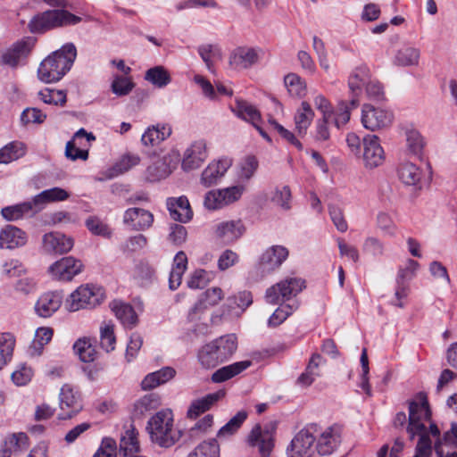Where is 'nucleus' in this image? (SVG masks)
<instances>
[{
	"label": "nucleus",
	"mask_w": 457,
	"mask_h": 457,
	"mask_svg": "<svg viewBox=\"0 0 457 457\" xmlns=\"http://www.w3.org/2000/svg\"><path fill=\"white\" fill-rule=\"evenodd\" d=\"M371 79L370 71L366 65L358 66L349 76V88L357 96L361 91V88L365 87Z\"/></svg>",
	"instance_id": "473e14b6"
},
{
	"label": "nucleus",
	"mask_w": 457,
	"mask_h": 457,
	"mask_svg": "<svg viewBox=\"0 0 457 457\" xmlns=\"http://www.w3.org/2000/svg\"><path fill=\"white\" fill-rule=\"evenodd\" d=\"M59 404L62 411H65V415L60 419H70L79 413L82 410V403L80 395L73 387L65 384L62 386L59 395Z\"/></svg>",
	"instance_id": "a211bd4d"
},
{
	"label": "nucleus",
	"mask_w": 457,
	"mask_h": 457,
	"mask_svg": "<svg viewBox=\"0 0 457 457\" xmlns=\"http://www.w3.org/2000/svg\"><path fill=\"white\" fill-rule=\"evenodd\" d=\"M139 450V442L137 440V432L134 428L127 429L121 436L120 441V452H123L124 455L137 453Z\"/></svg>",
	"instance_id": "3c124183"
},
{
	"label": "nucleus",
	"mask_w": 457,
	"mask_h": 457,
	"mask_svg": "<svg viewBox=\"0 0 457 457\" xmlns=\"http://www.w3.org/2000/svg\"><path fill=\"white\" fill-rule=\"evenodd\" d=\"M37 96L45 104H48L62 106L67 101L66 93L63 90L45 88L39 91Z\"/></svg>",
	"instance_id": "4d7b16f0"
},
{
	"label": "nucleus",
	"mask_w": 457,
	"mask_h": 457,
	"mask_svg": "<svg viewBox=\"0 0 457 457\" xmlns=\"http://www.w3.org/2000/svg\"><path fill=\"white\" fill-rule=\"evenodd\" d=\"M207 157L206 141L204 139L195 140L185 150L181 167L185 171L198 169Z\"/></svg>",
	"instance_id": "ddd939ff"
},
{
	"label": "nucleus",
	"mask_w": 457,
	"mask_h": 457,
	"mask_svg": "<svg viewBox=\"0 0 457 457\" xmlns=\"http://www.w3.org/2000/svg\"><path fill=\"white\" fill-rule=\"evenodd\" d=\"M317 426L311 425L301 429L292 439L287 448L288 457H312Z\"/></svg>",
	"instance_id": "1a4fd4ad"
},
{
	"label": "nucleus",
	"mask_w": 457,
	"mask_h": 457,
	"mask_svg": "<svg viewBox=\"0 0 457 457\" xmlns=\"http://www.w3.org/2000/svg\"><path fill=\"white\" fill-rule=\"evenodd\" d=\"M420 58V50L415 46H403L399 48L393 59V63L400 67L417 66Z\"/></svg>",
	"instance_id": "c756f323"
},
{
	"label": "nucleus",
	"mask_w": 457,
	"mask_h": 457,
	"mask_svg": "<svg viewBox=\"0 0 457 457\" xmlns=\"http://www.w3.org/2000/svg\"><path fill=\"white\" fill-rule=\"evenodd\" d=\"M35 204L33 200L18 204L15 205L7 206L2 209V216L7 220H16L22 218L25 214L29 212L37 213L35 212Z\"/></svg>",
	"instance_id": "a19ab883"
},
{
	"label": "nucleus",
	"mask_w": 457,
	"mask_h": 457,
	"mask_svg": "<svg viewBox=\"0 0 457 457\" xmlns=\"http://www.w3.org/2000/svg\"><path fill=\"white\" fill-rule=\"evenodd\" d=\"M260 54L259 49L238 46L231 52L228 63L235 70L248 69L258 62Z\"/></svg>",
	"instance_id": "6ab92c4d"
},
{
	"label": "nucleus",
	"mask_w": 457,
	"mask_h": 457,
	"mask_svg": "<svg viewBox=\"0 0 457 457\" xmlns=\"http://www.w3.org/2000/svg\"><path fill=\"white\" fill-rule=\"evenodd\" d=\"M171 134L169 125H157L148 128L142 135L141 142L145 146H155Z\"/></svg>",
	"instance_id": "72a5a7b5"
},
{
	"label": "nucleus",
	"mask_w": 457,
	"mask_h": 457,
	"mask_svg": "<svg viewBox=\"0 0 457 457\" xmlns=\"http://www.w3.org/2000/svg\"><path fill=\"white\" fill-rule=\"evenodd\" d=\"M314 118V112L307 102L301 104V108L295 116V128L299 135H304Z\"/></svg>",
	"instance_id": "79ce46f5"
},
{
	"label": "nucleus",
	"mask_w": 457,
	"mask_h": 457,
	"mask_svg": "<svg viewBox=\"0 0 457 457\" xmlns=\"http://www.w3.org/2000/svg\"><path fill=\"white\" fill-rule=\"evenodd\" d=\"M180 162V154L178 150H170L162 157L157 158L146 169L145 178L151 182L166 179L177 168Z\"/></svg>",
	"instance_id": "6e6552de"
},
{
	"label": "nucleus",
	"mask_w": 457,
	"mask_h": 457,
	"mask_svg": "<svg viewBox=\"0 0 457 457\" xmlns=\"http://www.w3.org/2000/svg\"><path fill=\"white\" fill-rule=\"evenodd\" d=\"M33 374L34 372L30 367L21 364L12 373V380L16 386H25L31 380Z\"/></svg>",
	"instance_id": "e2e57ef3"
},
{
	"label": "nucleus",
	"mask_w": 457,
	"mask_h": 457,
	"mask_svg": "<svg viewBox=\"0 0 457 457\" xmlns=\"http://www.w3.org/2000/svg\"><path fill=\"white\" fill-rule=\"evenodd\" d=\"M73 350L83 362L93 361L96 355L95 347L92 345L89 339L86 338L77 340L73 345Z\"/></svg>",
	"instance_id": "864d4df0"
},
{
	"label": "nucleus",
	"mask_w": 457,
	"mask_h": 457,
	"mask_svg": "<svg viewBox=\"0 0 457 457\" xmlns=\"http://www.w3.org/2000/svg\"><path fill=\"white\" fill-rule=\"evenodd\" d=\"M339 433L334 428H326L320 436L317 451L320 455L332 453L339 444Z\"/></svg>",
	"instance_id": "2f4dec72"
},
{
	"label": "nucleus",
	"mask_w": 457,
	"mask_h": 457,
	"mask_svg": "<svg viewBox=\"0 0 457 457\" xmlns=\"http://www.w3.org/2000/svg\"><path fill=\"white\" fill-rule=\"evenodd\" d=\"M24 154V145L21 142H12L0 149V163H9Z\"/></svg>",
	"instance_id": "8fccbe9b"
},
{
	"label": "nucleus",
	"mask_w": 457,
	"mask_h": 457,
	"mask_svg": "<svg viewBox=\"0 0 457 457\" xmlns=\"http://www.w3.org/2000/svg\"><path fill=\"white\" fill-rule=\"evenodd\" d=\"M350 120V107L347 102L342 101L338 104L337 111L334 112L332 122L337 129L346 124Z\"/></svg>",
	"instance_id": "338daca9"
},
{
	"label": "nucleus",
	"mask_w": 457,
	"mask_h": 457,
	"mask_svg": "<svg viewBox=\"0 0 457 457\" xmlns=\"http://www.w3.org/2000/svg\"><path fill=\"white\" fill-rule=\"evenodd\" d=\"M81 18L65 10H49L32 18L29 23L32 33H41L57 27L74 25L79 23Z\"/></svg>",
	"instance_id": "7ed1b4c3"
},
{
	"label": "nucleus",
	"mask_w": 457,
	"mask_h": 457,
	"mask_svg": "<svg viewBox=\"0 0 457 457\" xmlns=\"http://www.w3.org/2000/svg\"><path fill=\"white\" fill-rule=\"evenodd\" d=\"M408 405L409 417L406 430L411 439H413L417 434L428 432L425 422L430 421L431 411L424 393L418 394L415 399L408 402Z\"/></svg>",
	"instance_id": "20e7f679"
},
{
	"label": "nucleus",
	"mask_w": 457,
	"mask_h": 457,
	"mask_svg": "<svg viewBox=\"0 0 457 457\" xmlns=\"http://www.w3.org/2000/svg\"><path fill=\"white\" fill-rule=\"evenodd\" d=\"M247 414L245 411L237 412L232 419L228 420L223 427L220 428L217 436L220 438L228 437L235 434L245 420Z\"/></svg>",
	"instance_id": "5fc2aeb1"
},
{
	"label": "nucleus",
	"mask_w": 457,
	"mask_h": 457,
	"mask_svg": "<svg viewBox=\"0 0 457 457\" xmlns=\"http://www.w3.org/2000/svg\"><path fill=\"white\" fill-rule=\"evenodd\" d=\"M54 331L51 328L42 327L36 330L35 337L29 347L32 355H40L46 345H47L52 337Z\"/></svg>",
	"instance_id": "49530a36"
},
{
	"label": "nucleus",
	"mask_w": 457,
	"mask_h": 457,
	"mask_svg": "<svg viewBox=\"0 0 457 457\" xmlns=\"http://www.w3.org/2000/svg\"><path fill=\"white\" fill-rule=\"evenodd\" d=\"M28 440L25 433L11 434L5 437L0 453H4L7 457H11L12 453L25 450L28 447Z\"/></svg>",
	"instance_id": "c9c22d12"
},
{
	"label": "nucleus",
	"mask_w": 457,
	"mask_h": 457,
	"mask_svg": "<svg viewBox=\"0 0 457 457\" xmlns=\"http://www.w3.org/2000/svg\"><path fill=\"white\" fill-rule=\"evenodd\" d=\"M378 228L386 235L394 237L396 231V226L391 216L384 212H380L376 219Z\"/></svg>",
	"instance_id": "69168bd1"
},
{
	"label": "nucleus",
	"mask_w": 457,
	"mask_h": 457,
	"mask_svg": "<svg viewBox=\"0 0 457 457\" xmlns=\"http://www.w3.org/2000/svg\"><path fill=\"white\" fill-rule=\"evenodd\" d=\"M363 162L368 168H376L381 165L385 160V153L380 145V140L376 135H367L363 137Z\"/></svg>",
	"instance_id": "2eb2a0df"
},
{
	"label": "nucleus",
	"mask_w": 457,
	"mask_h": 457,
	"mask_svg": "<svg viewBox=\"0 0 457 457\" xmlns=\"http://www.w3.org/2000/svg\"><path fill=\"white\" fill-rule=\"evenodd\" d=\"M223 361H227L237 349V338L235 334L221 336L210 342Z\"/></svg>",
	"instance_id": "c85d7f7f"
},
{
	"label": "nucleus",
	"mask_w": 457,
	"mask_h": 457,
	"mask_svg": "<svg viewBox=\"0 0 457 457\" xmlns=\"http://www.w3.org/2000/svg\"><path fill=\"white\" fill-rule=\"evenodd\" d=\"M145 79L157 87H164L170 84L171 79L163 66H154L146 71Z\"/></svg>",
	"instance_id": "de8ad7c7"
},
{
	"label": "nucleus",
	"mask_w": 457,
	"mask_h": 457,
	"mask_svg": "<svg viewBox=\"0 0 457 457\" xmlns=\"http://www.w3.org/2000/svg\"><path fill=\"white\" fill-rule=\"evenodd\" d=\"M15 337L11 333H0V370L11 361L15 346Z\"/></svg>",
	"instance_id": "37998d69"
},
{
	"label": "nucleus",
	"mask_w": 457,
	"mask_h": 457,
	"mask_svg": "<svg viewBox=\"0 0 457 457\" xmlns=\"http://www.w3.org/2000/svg\"><path fill=\"white\" fill-rule=\"evenodd\" d=\"M288 256V250L282 245H273L266 249L260 257L259 270L262 274L277 270Z\"/></svg>",
	"instance_id": "dca6fc26"
},
{
	"label": "nucleus",
	"mask_w": 457,
	"mask_h": 457,
	"mask_svg": "<svg viewBox=\"0 0 457 457\" xmlns=\"http://www.w3.org/2000/svg\"><path fill=\"white\" fill-rule=\"evenodd\" d=\"M284 84L292 96L302 97L306 94L305 81L295 73H289L284 78Z\"/></svg>",
	"instance_id": "09e8293b"
},
{
	"label": "nucleus",
	"mask_w": 457,
	"mask_h": 457,
	"mask_svg": "<svg viewBox=\"0 0 457 457\" xmlns=\"http://www.w3.org/2000/svg\"><path fill=\"white\" fill-rule=\"evenodd\" d=\"M405 136L409 152L414 155H420L424 148V140L420 132L413 129H408Z\"/></svg>",
	"instance_id": "13d9d810"
},
{
	"label": "nucleus",
	"mask_w": 457,
	"mask_h": 457,
	"mask_svg": "<svg viewBox=\"0 0 457 457\" xmlns=\"http://www.w3.org/2000/svg\"><path fill=\"white\" fill-rule=\"evenodd\" d=\"M259 168L258 159L254 155H247L238 164L237 177L241 182H248L253 179Z\"/></svg>",
	"instance_id": "c03bdc74"
},
{
	"label": "nucleus",
	"mask_w": 457,
	"mask_h": 457,
	"mask_svg": "<svg viewBox=\"0 0 457 457\" xmlns=\"http://www.w3.org/2000/svg\"><path fill=\"white\" fill-rule=\"evenodd\" d=\"M116 337L114 325L111 321H104L100 327V345L107 353L114 350Z\"/></svg>",
	"instance_id": "603ef678"
},
{
	"label": "nucleus",
	"mask_w": 457,
	"mask_h": 457,
	"mask_svg": "<svg viewBox=\"0 0 457 457\" xmlns=\"http://www.w3.org/2000/svg\"><path fill=\"white\" fill-rule=\"evenodd\" d=\"M312 47L317 54L320 66L326 71L328 72L330 70L329 60L326 51L325 44L317 36L312 37Z\"/></svg>",
	"instance_id": "052dcab7"
},
{
	"label": "nucleus",
	"mask_w": 457,
	"mask_h": 457,
	"mask_svg": "<svg viewBox=\"0 0 457 457\" xmlns=\"http://www.w3.org/2000/svg\"><path fill=\"white\" fill-rule=\"evenodd\" d=\"M244 232L245 226L240 220L221 221L215 227L216 237L225 244L237 241Z\"/></svg>",
	"instance_id": "412c9836"
},
{
	"label": "nucleus",
	"mask_w": 457,
	"mask_h": 457,
	"mask_svg": "<svg viewBox=\"0 0 457 457\" xmlns=\"http://www.w3.org/2000/svg\"><path fill=\"white\" fill-rule=\"evenodd\" d=\"M429 434L438 438L440 436V430L435 423H430L429 431L425 433L417 434L420 436L416 446V453L413 457H430L432 453V442L429 438Z\"/></svg>",
	"instance_id": "e433bc0d"
},
{
	"label": "nucleus",
	"mask_w": 457,
	"mask_h": 457,
	"mask_svg": "<svg viewBox=\"0 0 457 457\" xmlns=\"http://www.w3.org/2000/svg\"><path fill=\"white\" fill-rule=\"evenodd\" d=\"M146 429L152 442L164 448L172 446L181 437L180 430L174 427L173 414L169 409L162 410L152 416Z\"/></svg>",
	"instance_id": "f03ea898"
},
{
	"label": "nucleus",
	"mask_w": 457,
	"mask_h": 457,
	"mask_svg": "<svg viewBox=\"0 0 457 457\" xmlns=\"http://www.w3.org/2000/svg\"><path fill=\"white\" fill-rule=\"evenodd\" d=\"M233 161L228 157H222L212 161L202 171L200 183L204 187H210L218 184L232 166Z\"/></svg>",
	"instance_id": "4468645a"
},
{
	"label": "nucleus",
	"mask_w": 457,
	"mask_h": 457,
	"mask_svg": "<svg viewBox=\"0 0 457 457\" xmlns=\"http://www.w3.org/2000/svg\"><path fill=\"white\" fill-rule=\"evenodd\" d=\"M93 457H117V445L115 440L110 437L104 438L100 447Z\"/></svg>",
	"instance_id": "774afa93"
},
{
	"label": "nucleus",
	"mask_w": 457,
	"mask_h": 457,
	"mask_svg": "<svg viewBox=\"0 0 457 457\" xmlns=\"http://www.w3.org/2000/svg\"><path fill=\"white\" fill-rule=\"evenodd\" d=\"M223 296L224 295L220 287H212L206 290L190 310L188 314L190 320H200L206 310L218 304Z\"/></svg>",
	"instance_id": "aec40b11"
},
{
	"label": "nucleus",
	"mask_w": 457,
	"mask_h": 457,
	"mask_svg": "<svg viewBox=\"0 0 457 457\" xmlns=\"http://www.w3.org/2000/svg\"><path fill=\"white\" fill-rule=\"evenodd\" d=\"M154 220V214L143 208H129L123 214V223L136 231H144L150 228Z\"/></svg>",
	"instance_id": "f3484780"
},
{
	"label": "nucleus",
	"mask_w": 457,
	"mask_h": 457,
	"mask_svg": "<svg viewBox=\"0 0 457 457\" xmlns=\"http://www.w3.org/2000/svg\"><path fill=\"white\" fill-rule=\"evenodd\" d=\"M197 361L202 368L209 370L224 362L218 353L209 343L204 345L197 353Z\"/></svg>",
	"instance_id": "4c0bfd02"
},
{
	"label": "nucleus",
	"mask_w": 457,
	"mask_h": 457,
	"mask_svg": "<svg viewBox=\"0 0 457 457\" xmlns=\"http://www.w3.org/2000/svg\"><path fill=\"white\" fill-rule=\"evenodd\" d=\"M82 262L72 256L63 257L53 264L47 270L49 276L56 280L71 281L82 270Z\"/></svg>",
	"instance_id": "9b49d317"
},
{
	"label": "nucleus",
	"mask_w": 457,
	"mask_h": 457,
	"mask_svg": "<svg viewBox=\"0 0 457 457\" xmlns=\"http://www.w3.org/2000/svg\"><path fill=\"white\" fill-rule=\"evenodd\" d=\"M245 190V187L243 185L210 190L205 194L204 205L206 209L211 211L221 209L238 201Z\"/></svg>",
	"instance_id": "423d86ee"
},
{
	"label": "nucleus",
	"mask_w": 457,
	"mask_h": 457,
	"mask_svg": "<svg viewBox=\"0 0 457 457\" xmlns=\"http://www.w3.org/2000/svg\"><path fill=\"white\" fill-rule=\"evenodd\" d=\"M134 87L130 79L122 76H116L112 83V90L116 96H127Z\"/></svg>",
	"instance_id": "0e129e2a"
},
{
	"label": "nucleus",
	"mask_w": 457,
	"mask_h": 457,
	"mask_svg": "<svg viewBox=\"0 0 457 457\" xmlns=\"http://www.w3.org/2000/svg\"><path fill=\"white\" fill-rule=\"evenodd\" d=\"M76 56L75 46L65 44L41 62L37 70L38 79L45 83L59 81L71 70Z\"/></svg>",
	"instance_id": "f257e3e1"
},
{
	"label": "nucleus",
	"mask_w": 457,
	"mask_h": 457,
	"mask_svg": "<svg viewBox=\"0 0 457 457\" xmlns=\"http://www.w3.org/2000/svg\"><path fill=\"white\" fill-rule=\"evenodd\" d=\"M62 299V292L45 293L37 301L35 311L41 317H50L61 307Z\"/></svg>",
	"instance_id": "4be33fe9"
},
{
	"label": "nucleus",
	"mask_w": 457,
	"mask_h": 457,
	"mask_svg": "<svg viewBox=\"0 0 457 457\" xmlns=\"http://www.w3.org/2000/svg\"><path fill=\"white\" fill-rule=\"evenodd\" d=\"M225 396L224 390H219L217 392L208 394L202 398L195 399L191 402L187 417L191 420H195L201 414L209 411L219 400Z\"/></svg>",
	"instance_id": "5701e85b"
},
{
	"label": "nucleus",
	"mask_w": 457,
	"mask_h": 457,
	"mask_svg": "<svg viewBox=\"0 0 457 457\" xmlns=\"http://www.w3.org/2000/svg\"><path fill=\"white\" fill-rule=\"evenodd\" d=\"M361 120L365 129L375 131L389 127L393 121V114L389 111L363 104Z\"/></svg>",
	"instance_id": "9d476101"
},
{
	"label": "nucleus",
	"mask_w": 457,
	"mask_h": 457,
	"mask_svg": "<svg viewBox=\"0 0 457 457\" xmlns=\"http://www.w3.org/2000/svg\"><path fill=\"white\" fill-rule=\"evenodd\" d=\"M231 110L238 118L251 122L263 137H268L259 125L261 114L254 106L244 100L237 99L235 105L231 106Z\"/></svg>",
	"instance_id": "b1692460"
},
{
	"label": "nucleus",
	"mask_w": 457,
	"mask_h": 457,
	"mask_svg": "<svg viewBox=\"0 0 457 457\" xmlns=\"http://www.w3.org/2000/svg\"><path fill=\"white\" fill-rule=\"evenodd\" d=\"M187 457H220V447L215 438L204 440Z\"/></svg>",
	"instance_id": "ea45409f"
},
{
	"label": "nucleus",
	"mask_w": 457,
	"mask_h": 457,
	"mask_svg": "<svg viewBox=\"0 0 457 457\" xmlns=\"http://www.w3.org/2000/svg\"><path fill=\"white\" fill-rule=\"evenodd\" d=\"M398 179L406 186L418 185L422 178L420 169L412 162H405L397 169Z\"/></svg>",
	"instance_id": "f704fd0d"
},
{
	"label": "nucleus",
	"mask_w": 457,
	"mask_h": 457,
	"mask_svg": "<svg viewBox=\"0 0 457 457\" xmlns=\"http://www.w3.org/2000/svg\"><path fill=\"white\" fill-rule=\"evenodd\" d=\"M73 245V238L61 232L46 233L42 237V251L46 254H64L69 253Z\"/></svg>",
	"instance_id": "f8f14e48"
},
{
	"label": "nucleus",
	"mask_w": 457,
	"mask_h": 457,
	"mask_svg": "<svg viewBox=\"0 0 457 457\" xmlns=\"http://www.w3.org/2000/svg\"><path fill=\"white\" fill-rule=\"evenodd\" d=\"M31 47V43L28 41L17 43L12 48L4 54V62L11 66H16L29 54Z\"/></svg>",
	"instance_id": "58836bf2"
},
{
	"label": "nucleus",
	"mask_w": 457,
	"mask_h": 457,
	"mask_svg": "<svg viewBox=\"0 0 457 457\" xmlns=\"http://www.w3.org/2000/svg\"><path fill=\"white\" fill-rule=\"evenodd\" d=\"M140 162V157L137 154H128L123 155L108 171L107 178L112 179L129 170Z\"/></svg>",
	"instance_id": "a18cd8bd"
},
{
	"label": "nucleus",
	"mask_w": 457,
	"mask_h": 457,
	"mask_svg": "<svg viewBox=\"0 0 457 457\" xmlns=\"http://www.w3.org/2000/svg\"><path fill=\"white\" fill-rule=\"evenodd\" d=\"M87 229L96 236H101L106 238L111 237L112 231L107 224L104 223L97 217H90L86 220Z\"/></svg>",
	"instance_id": "680f3d73"
},
{
	"label": "nucleus",
	"mask_w": 457,
	"mask_h": 457,
	"mask_svg": "<svg viewBox=\"0 0 457 457\" xmlns=\"http://www.w3.org/2000/svg\"><path fill=\"white\" fill-rule=\"evenodd\" d=\"M291 198L292 195L289 187L282 186L275 188L271 195V202L284 210H289L291 208Z\"/></svg>",
	"instance_id": "bf43d9fd"
},
{
	"label": "nucleus",
	"mask_w": 457,
	"mask_h": 457,
	"mask_svg": "<svg viewBox=\"0 0 457 457\" xmlns=\"http://www.w3.org/2000/svg\"><path fill=\"white\" fill-rule=\"evenodd\" d=\"M26 242V233L17 227L7 225L0 231V248L2 249L21 247Z\"/></svg>",
	"instance_id": "393cba45"
},
{
	"label": "nucleus",
	"mask_w": 457,
	"mask_h": 457,
	"mask_svg": "<svg viewBox=\"0 0 457 457\" xmlns=\"http://www.w3.org/2000/svg\"><path fill=\"white\" fill-rule=\"evenodd\" d=\"M252 365L251 361H242L234 362L232 364L224 366L222 368L218 369L212 375V381L214 383H221L227 381L235 376L240 374L242 371L245 370Z\"/></svg>",
	"instance_id": "7c9ffc66"
},
{
	"label": "nucleus",
	"mask_w": 457,
	"mask_h": 457,
	"mask_svg": "<svg viewBox=\"0 0 457 457\" xmlns=\"http://www.w3.org/2000/svg\"><path fill=\"white\" fill-rule=\"evenodd\" d=\"M361 373L360 375L359 386L365 392V394L369 396H372V390L370 384L369 373V359L367 349L363 348L361 354Z\"/></svg>",
	"instance_id": "6e6d98bb"
},
{
	"label": "nucleus",
	"mask_w": 457,
	"mask_h": 457,
	"mask_svg": "<svg viewBox=\"0 0 457 457\" xmlns=\"http://www.w3.org/2000/svg\"><path fill=\"white\" fill-rule=\"evenodd\" d=\"M110 308L125 328H131L137 323V315L130 304L113 300L110 303Z\"/></svg>",
	"instance_id": "bb28decb"
},
{
	"label": "nucleus",
	"mask_w": 457,
	"mask_h": 457,
	"mask_svg": "<svg viewBox=\"0 0 457 457\" xmlns=\"http://www.w3.org/2000/svg\"><path fill=\"white\" fill-rule=\"evenodd\" d=\"M167 208L174 220L185 223L192 219L193 212L186 196L168 198Z\"/></svg>",
	"instance_id": "a878e982"
},
{
	"label": "nucleus",
	"mask_w": 457,
	"mask_h": 457,
	"mask_svg": "<svg viewBox=\"0 0 457 457\" xmlns=\"http://www.w3.org/2000/svg\"><path fill=\"white\" fill-rule=\"evenodd\" d=\"M304 287V281L298 278H287L269 287L265 294L266 301L272 304L289 300Z\"/></svg>",
	"instance_id": "0eeeda50"
},
{
	"label": "nucleus",
	"mask_w": 457,
	"mask_h": 457,
	"mask_svg": "<svg viewBox=\"0 0 457 457\" xmlns=\"http://www.w3.org/2000/svg\"><path fill=\"white\" fill-rule=\"evenodd\" d=\"M69 196L70 194L61 187L43 190L32 199L36 207L35 212H40L46 204L65 201Z\"/></svg>",
	"instance_id": "cd10ccee"
},
{
	"label": "nucleus",
	"mask_w": 457,
	"mask_h": 457,
	"mask_svg": "<svg viewBox=\"0 0 457 457\" xmlns=\"http://www.w3.org/2000/svg\"><path fill=\"white\" fill-rule=\"evenodd\" d=\"M104 297L105 294L102 287L89 284L82 285L67 297L64 307L69 312L93 308L100 304Z\"/></svg>",
	"instance_id": "39448f33"
}]
</instances>
